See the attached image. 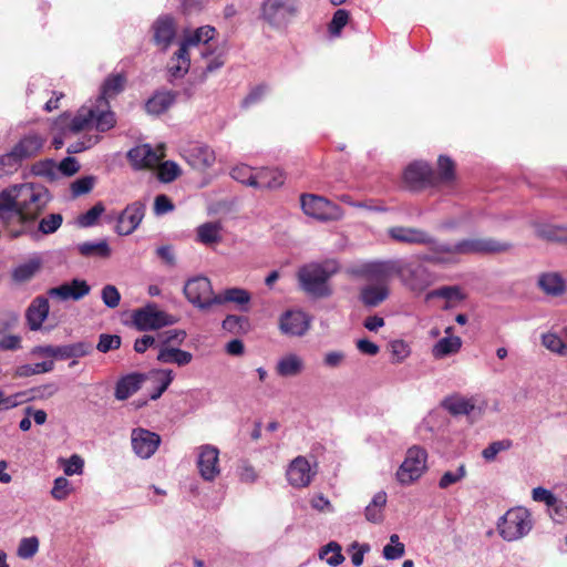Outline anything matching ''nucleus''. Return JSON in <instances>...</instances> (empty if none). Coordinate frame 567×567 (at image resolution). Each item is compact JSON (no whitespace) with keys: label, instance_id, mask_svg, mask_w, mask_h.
<instances>
[{"label":"nucleus","instance_id":"f257e3e1","mask_svg":"<svg viewBox=\"0 0 567 567\" xmlns=\"http://www.w3.org/2000/svg\"><path fill=\"white\" fill-rule=\"evenodd\" d=\"M51 199L49 189L41 184H16L0 192V210L4 213L6 224L14 218L29 224L40 217Z\"/></svg>","mask_w":567,"mask_h":567},{"label":"nucleus","instance_id":"f03ea898","mask_svg":"<svg viewBox=\"0 0 567 567\" xmlns=\"http://www.w3.org/2000/svg\"><path fill=\"white\" fill-rule=\"evenodd\" d=\"M339 270L340 266L336 259L306 264L297 272L299 287L306 295L312 298H328L333 292L329 280Z\"/></svg>","mask_w":567,"mask_h":567},{"label":"nucleus","instance_id":"7ed1b4c3","mask_svg":"<svg viewBox=\"0 0 567 567\" xmlns=\"http://www.w3.org/2000/svg\"><path fill=\"white\" fill-rule=\"evenodd\" d=\"M298 0H262L260 19L274 30H285L298 17Z\"/></svg>","mask_w":567,"mask_h":567},{"label":"nucleus","instance_id":"20e7f679","mask_svg":"<svg viewBox=\"0 0 567 567\" xmlns=\"http://www.w3.org/2000/svg\"><path fill=\"white\" fill-rule=\"evenodd\" d=\"M115 114L102 110L96 103L91 106H82L66 126V132L80 133L95 127L100 132H106L114 127Z\"/></svg>","mask_w":567,"mask_h":567},{"label":"nucleus","instance_id":"39448f33","mask_svg":"<svg viewBox=\"0 0 567 567\" xmlns=\"http://www.w3.org/2000/svg\"><path fill=\"white\" fill-rule=\"evenodd\" d=\"M421 260L401 259V282L412 292L421 293L439 280V275Z\"/></svg>","mask_w":567,"mask_h":567},{"label":"nucleus","instance_id":"423d86ee","mask_svg":"<svg viewBox=\"0 0 567 567\" xmlns=\"http://www.w3.org/2000/svg\"><path fill=\"white\" fill-rule=\"evenodd\" d=\"M533 528L532 515L525 507L508 509L497 522L499 536L506 542L525 537Z\"/></svg>","mask_w":567,"mask_h":567},{"label":"nucleus","instance_id":"0eeeda50","mask_svg":"<svg viewBox=\"0 0 567 567\" xmlns=\"http://www.w3.org/2000/svg\"><path fill=\"white\" fill-rule=\"evenodd\" d=\"M401 259H389L362 264L353 270L355 276L362 277L373 285L389 286L393 277L400 278Z\"/></svg>","mask_w":567,"mask_h":567},{"label":"nucleus","instance_id":"6e6552de","mask_svg":"<svg viewBox=\"0 0 567 567\" xmlns=\"http://www.w3.org/2000/svg\"><path fill=\"white\" fill-rule=\"evenodd\" d=\"M427 453L425 449L413 445L408 449L403 463L396 471V480L402 485L417 481L426 470Z\"/></svg>","mask_w":567,"mask_h":567},{"label":"nucleus","instance_id":"1a4fd4ad","mask_svg":"<svg viewBox=\"0 0 567 567\" xmlns=\"http://www.w3.org/2000/svg\"><path fill=\"white\" fill-rule=\"evenodd\" d=\"M300 205L307 216L320 221L339 220L343 217L341 207L322 196L303 194Z\"/></svg>","mask_w":567,"mask_h":567},{"label":"nucleus","instance_id":"9d476101","mask_svg":"<svg viewBox=\"0 0 567 567\" xmlns=\"http://www.w3.org/2000/svg\"><path fill=\"white\" fill-rule=\"evenodd\" d=\"M132 319L140 331L157 330L176 322L174 316L159 310L155 303H148L143 308L134 310Z\"/></svg>","mask_w":567,"mask_h":567},{"label":"nucleus","instance_id":"9b49d317","mask_svg":"<svg viewBox=\"0 0 567 567\" xmlns=\"http://www.w3.org/2000/svg\"><path fill=\"white\" fill-rule=\"evenodd\" d=\"M184 295L188 302L200 310H208L215 302L216 295L213 291L210 280L205 276H196L188 279L184 285Z\"/></svg>","mask_w":567,"mask_h":567},{"label":"nucleus","instance_id":"f8f14e48","mask_svg":"<svg viewBox=\"0 0 567 567\" xmlns=\"http://www.w3.org/2000/svg\"><path fill=\"white\" fill-rule=\"evenodd\" d=\"M511 248L508 243L493 238H464L456 241L457 256L503 252Z\"/></svg>","mask_w":567,"mask_h":567},{"label":"nucleus","instance_id":"ddd939ff","mask_svg":"<svg viewBox=\"0 0 567 567\" xmlns=\"http://www.w3.org/2000/svg\"><path fill=\"white\" fill-rule=\"evenodd\" d=\"M424 246L429 247L430 252L421 256L423 261L434 265H453L458 262L456 243L440 241L430 234V243H425Z\"/></svg>","mask_w":567,"mask_h":567},{"label":"nucleus","instance_id":"4468645a","mask_svg":"<svg viewBox=\"0 0 567 567\" xmlns=\"http://www.w3.org/2000/svg\"><path fill=\"white\" fill-rule=\"evenodd\" d=\"M131 444L136 456L147 460L157 451L161 444V436L150 430L136 427L132 430Z\"/></svg>","mask_w":567,"mask_h":567},{"label":"nucleus","instance_id":"2eb2a0df","mask_svg":"<svg viewBox=\"0 0 567 567\" xmlns=\"http://www.w3.org/2000/svg\"><path fill=\"white\" fill-rule=\"evenodd\" d=\"M146 206L136 200L128 204L117 217L115 230L120 236H127L134 233L145 216Z\"/></svg>","mask_w":567,"mask_h":567},{"label":"nucleus","instance_id":"dca6fc26","mask_svg":"<svg viewBox=\"0 0 567 567\" xmlns=\"http://www.w3.org/2000/svg\"><path fill=\"white\" fill-rule=\"evenodd\" d=\"M311 318L302 310H287L279 318L282 334L301 337L310 329Z\"/></svg>","mask_w":567,"mask_h":567},{"label":"nucleus","instance_id":"f3484780","mask_svg":"<svg viewBox=\"0 0 567 567\" xmlns=\"http://www.w3.org/2000/svg\"><path fill=\"white\" fill-rule=\"evenodd\" d=\"M405 185L412 190L422 189L429 185H435V177L431 166L424 162L410 164L403 174Z\"/></svg>","mask_w":567,"mask_h":567},{"label":"nucleus","instance_id":"a211bd4d","mask_svg":"<svg viewBox=\"0 0 567 567\" xmlns=\"http://www.w3.org/2000/svg\"><path fill=\"white\" fill-rule=\"evenodd\" d=\"M218 462L219 450L216 446L205 444L198 449L197 466L203 480L212 482L219 475Z\"/></svg>","mask_w":567,"mask_h":567},{"label":"nucleus","instance_id":"6ab92c4d","mask_svg":"<svg viewBox=\"0 0 567 567\" xmlns=\"http://www.w3.org/2000/svg\"><path fill=\"white\" fill-rule=\"evenodd\" d=\"M182 155L193 168L199 171L210 167L216 159L215 152L209 146L197 142L184 147Z\"/></svg>","mask_w":567,"mask_h":567},{"label":"nucleus","instance_id":"aec40b11","mask_svg":"<svg viewBox=\"0 0 567 567\" xmlns=\"http://www.w3.org/2000/svg\"><path fill=\"white\" fill-rule=\"evenodd\" d=\"M45 142L47 138L44 135L35 131H31L24 134L12 147V150L23 163L24 161L38 156L43 150Z\"/></svg>","mask_w":567,"mask_h":567},{"label":"nucleus","instance_id":"412c9836","mask_svg":"<svg viewBox=\"0 0 567 567\" xmlns=\"http://www.w3.org/2000/svg\"><path fill=\"white\" fill-rule=\"evenodd\" d=\"M315 475L316 471H312L310 463L303 456L292 460L287 470V480L293 487H307Z\"/></svg>","mask_w":567,"mask_h":567},{"label":"nucleus","instance_id":"4be33fe9","mask_svg":"<svg viewBox=\"0 0 567 567\" xmlns=\"http://www.w3.org/2000/svg\"><path fill=\"white\" fill-rule=\"evenodd\" d=\"M216 29L214 27H199L189 35L185 37L179 47H185V50L188 51L192 47L203 44L204 48L200 50V55L206 59L213 54L210 41L214 39Z\"/></svg>","mask_w":567,"mask_h":567},{"label":"nucleus","instance_id":"5701e85b","mask_svg":"<svg viewBox=\"0 0 567 567\" xmlns=\"http://www.w3.org/2000/svg\"><path fill=\"white\" fill-rule=\"evenodd\" d=\"M127 158L135 169H144L157 166L161 155L150 144H142L131 148Z\"/></svg>","mask_w":567,"mask_h":567},{"label":"nucleus","instance_id":"b1692460","mask_svg":"<svg viewBox=\"0 0 567 567\" xmlns=\"http://www.w3.org/2000/svg\"><path fill=\"white\" fill-rule=\"evenodd\" d=\"M154 42L166 50L176 35L174 18L168 14L159 16L152 25Z\"/></svg>","mask_w":567,"mask_h":567},{"label":"nucleus","instance_id":"393cba45","mask_svg":"<svg viewBox=\"0 0 567 567\" xmlns=\"http://www.w3.org/2000/svg\"><path fill=\"white\" fill-rule=\"evenodd\" d=\"M91 287L85 280L73 279L71 282L62 284L58 287L48 290L51 298H59L61 300H80L90 293Z\"/></svg>","mask_w":567,"mask_h":567},{"label":"nucleus","instance_id":"a878e982","mask_svg":"<svg viewBox=\"0 0 567 567\" xmlns=\"http://www.w3.org/2000/svg\"><path fill=\"white\" fill-rule=\"evenodd\" d=\"M389 237L401 244L408 245H424L430 243V233L422 228L394 226L388 230Z\"/></svg>","mask_w":567,"mask_h":567},{"label":"nucleus","instance_id":"bb28decb","mask_svg":"<svg viewBox=\"0 0 567 567\" xmlns=\"http://www.w3.org/2000/svg\"><path fill=\"white\" fill-rule=\"evenodd\" d=\"M49 301L43 296L35 297L25 311V320L31 331L41 329L43 322L49 316Z\"/></svg>","mask_w":567,"mask_h":567},{"label":"nucleus","instance_id":"cd10ccee","mask_svg":"<svg viewBox=\"0 0 567 567\" xmlns=\"http://www.w3.org/2000/svg\"><path fill=\"white\" fill-rule=\"evenodd\" d=\"M126 78L123 74H112L107 76L102 85L101 94L96 99L95 103L105 110L106 112H112L110 110L109 100L120 94L125 86Z\"/></svg>","mask_w":567,"mask_h":567},{"label":"nucleus","instance_id":"c85d7f7f","mask_svg":"<svg viewBox=\"0 0 567 567\" xmlns=\"http://www.w3.org/2000/svg\"><path fill=\"white\" fill-rule=\"evenodd\" d=\"M284 182V174L278 168H261L255 172V179L251 181V187L257 189H274L280 187Z\"/></svg>","mask_w":567,"mask_h":567},{"label":"nucleus","instance_id":"c756f323","mask_svg":"<svg viewBox=\"0 0 567 567\" xmlns=\"http://www.w3.org/2000/svg\"><path fill=\"white\" fill-rule=\"evenodd\" d=\"M389 296V286L369 284L360 289L359 299L365 307L374 308L385 301Z\"/></svg>","mask_w":567,"mask_h":567},{"label":"nucleus","instance_id":"7c9ffc66","mask_svg":"<svg viewBox=\"0 0 567 567\" xmlns=\"http://www.w3.org/2000/svg\"><path fill=\"white\" fill-rule=\"evenodd\" d=\"M442 406L453 416H470L476 410L475 400L473 398H465L458 394L445 398L442 402Z\"/></svg>","mask_w":567,"mask_h":567},{"label":"nucleus","instance_id":"2f4dec72","mask_svg":"<svg viewBox=\"0 0 567 567\" xmlns=\"http://www.w3.org/2000/svg\"><path fill=\"white\" fill-rule=\"evenodd\" d=\"M93 352V344L90 341H78L69 344L56 346L55 359L69 360L90 355Z\"/></svg>","mask_w":567,"mask_h":567},{"label":"nucleus","instance_id":"473e14b6","mask_svg":"<svg viewBox=\"0 0 567 567\" xmlns=\"http://www.w3.org/2000/svg\"><path fill=\"white\" fill-rule=\"evenodd\" d=\"M145 375L141 373H131L121 378L115 386V398L124 401L137 392L144 381Z\"/></svg>","mask_w":567,"mask_h":567},{"label":"nucleus","instance_id":"72a5a7b5","mask_svg":"<svg viewBox=\"0 0 567 567\" xmlns=\"http://www.w3.org/2000/svg\"><path fill=\"white\" fill-rule=\"evenodd\" d=\"M305 370V362L296 353H288L281 357L276 364V373L282 378L299 375Z\"/></svg>","mask_w":567,"mask_h":567},{"label":"nucleus","instance_id":"f704fd0d","mask_svg":"<svg viewBox=\"0 0 567 567\" xmlns=\"http://www.w3.org/2000/svg\"><path fill=\"white\" fill-rule=\"evenodd\" d=\"M63 216L51 213L39 220L38 227L28 231L33 240H40L43 236L54 234L62 225Z\"/></svg>","mask_w":567,"mask_h":567},{"label":"nucleus","instance_id":"c9c22d12","mask_svg":"<svg viewBox=\"0 0 567 567\" xmlns=\"http://www.w3.org/2000/svg\"><path fill=\"white\" fill-rule=\"evenodd\" d=\"M176 95L171 91L156 92L145 103L148 114L159 115L166 112L175 102Z\"/></svg>","mask_w":567,"mask_h":567},{"label":"nucleus","instance_id":"e433bc0d","mask_svg":"<svg viewBox=\"0 0 567 567\" xmlns=\"http://www.w3.org/2000/svg\"><path fill=\"white\" fill-rule=\"evenodd\" d=\"M148 379L154 383L150 399L155 401L161 398L174 380V372L168 369L152 370L148 373Z\"/></svg>","mask_w":567,"mask_h":567},{"label":"nucleus","instance_id":"4c0bfd02","mask_svg":"<svg viewBox=\"0 0 567 567\" xmlns=\"http://www.w3.org/2000/svg\"><path fill=\"white\" fill-rule=\"evenodd\" d=\"M157 360L163 363H175L178 367H184L190 363L193 354L176 347H161Z\"/></svg>","mask_w":567,"mask_h":567},{"label":"nucleus","instance_id":"58836bf2","mask_svg":"<svg viewBox=\"0 0 567 567\" xmlns=\"http://www.w3.org/2000/svg\"><path fill=\"white\" fill-rule=\"evenodd\" d=\"M538 285L542 290L550 296H561L566 291V282L557 272L543 274L538 278Z\"/></svg>","mask_w":567,"mask_h":567},{"label":"nucleus","instance_id":"ea45409f","mask_svg":"<svg viewBox=\"0 0 567 567\" xmlns=\"http://www.w3.org/2000/svg\"><path fill=\"white\" fill-rule=\"evenodd\" d=\"M190 58L185 47H179L168 62V71L174 78H183L189 70Z\"/></svg>","mask_w":567,"mask_h":567},{"label":"nucleus","instance_id":"a19ab883","mask_svg":"<svg viewBox=\"0 0 567 567\" xmlns=\"http://www.w3.org/2000/svg\"><path fill=\"white\" fill-rule=\"evenodd\" d=\"M386 504V493L378 492L364 509L365 519L373 524L383 522V508Z\"/></svg>","mask_w":567,"mask_h":567},{"label":"nucleus","instance_id":"79ce46f5","mask_svg":"<svg viewBox=\"0 0 567 567\" xmlns=\"http://www.w3.org/2000/svg\"><path fill=\"white\" fill-rule=\"evenodd\" d=\"M221 226L219 223L207 221L196 229L197 241L204 245H213L221 241Z\"/></svg>","mask_w":567,"mask_h":567},{"label":"nucleus","instance_id":"37998d69","mask_svg":"<svg viewBox=\"0 0 567 567\" xmlns=\"http://www.w3.org/2000/svg\"><path fill=\"white\" fill-rule=\"evenodd\" d=\"M251 299V296L249 291L243 288H228L224 290L223 293L216 295V297L213 299V302H215V306L223 305L226 302H233L239 306H244L249 303Z\"/></svg>","mask_w":567,"mask_h":567},{"label":"nucleus","instance_id":"c03bdc74","mask_svg":"<svg viewBox=\"0 0 567 567\" xmlns=\"http://www.w3.org/2000/svg\"><path fill=\"white\" fill-rule=\"evenodd\" d=\"M461 347L462 340L460 337H445L434 344L432 354L436 359H442L450 354L456 353Z\"/></svg>","mask_w":567,"mask_h":567},{"label":"nucleus","instance_id":"a18cd8bd","mask_svg":"<svg viewBox=\"0 0 567 567\" xmlns=\"http://www.w3.org/2000/svg\"><path fill=\"white\" fill-rule=\"evenodd\" d=\"M54 370V361L48 360L38 362L34 364H21L16 367L13 377L16 378H29L40 373H48Z\"/></svg>","mask_w":567,"mask_h":567},{"label":"nucleus","instance_id":"49530a36","mask_svg":"<svg viewBox=\"0 0 567 567\" xmlns=\"http://www.w3.org/2000/svg\"><path fill=\"white\" fill-rule=\"evenodd\" d=\"M76 248L84 257L97 256L107 258L111 255V249L106 240L81 243Z\"/></svg>","mask_w":567,"mask_h":567},{"label":"nucleus","instance_id":"de8ad7c7","mask_svg":"<svg viewBox=\"0 0 567 567\" xmlns=\"http://www.w3.org/2000/svg\"><path fill=\"white\" fill-rule=\"evenodd\" d=\"M319 557L332 567L341 565L344 560V556L341 553V546L337 542H330L323 546L319 551Z\"/></svg>","mask_w":567,"mask_h":567},{"label":"nucleus","instance_id":"09e8293b","mask_svg":"<svg viewBox=\"0 0 567 567\" xmlns=\"http://www.w3.org/2000/svg\"><path fill=\"white\" fill-rule=\"evenodd\" d=\"M41 261L38 258L30 259L29 261L19 265L14 268L12 277L16 281L24 282L30 280L40 269Z\"/></svg>","mask_w":567,"mask_h":567},{"label":"nucleus","instance_id":"8fccbe9b","mask_svg":"<svg viewBox=\"0 0 567 567\" xmlns=\"http://www.w3.org/2000/svg\"><path fill=\"white\" fill-rule=\"evenodd\" d=\"M21 159L11 148L10 152L0 155V177L16 173L22 166Z\"/></svg>","mask_w":567,"mask_h":567},{"label":"nucleus","instance_id":"3c124183","mask_svg":"<svg viewBox=\"0 0 567 567\" xmlns=\"http://www.w3.org/2000/svg\"><path fill=\"white\" fill-rule=\"evenodd\" d=\"M434 298H442L446 300H463L464 295L458 286H443L430 291L426 295V300Z\"/></svg>","mask_w":567,"mask_h":567},{"label":"nucleus","instance_id":"603ef678","mask_svg":"<svg viewBox=\"0 0 567 567\" xmlns=\"http://www.w3.org/2000/svg\"><path fill=\"white\" fill-rule=\"evenodd\" d=\"M543 346L561 357H567V343H565L556 333H544L542 336Z\"/></svg>","mask_w":567,"mask_h":567},{"label":"nucleus","instance_id":"864d4df0","mask_svg":"<svg viewBox=\"0 0 567 567\" xmlns=\"http://www.w3.org/2000/svg\"><path fill=\"white\" fill-rule=\"evenodd\" d=\"M437 178L441 183L449 184L455 177V166L453 161L444 155H441L437 159Z\"/></svg>","mask_w":567,"mask_h":567},{"label":"nucleus","instance_id":"5fc2aeb1","mask_svg":"<svg viewBox=\"0 0 567 567\" xmlns=\"http://www.w3.org/2000/svg\"><path fill=\"white\" fill-rule=\"evenodd\" d=\"M513 442L509 439L492 442L487 447L482 451V456L485 461L492 462L496 458L497 454L509 450Z\"/></svg>","mask_w":567,"mask_h":567},{"label":"nucleus","instance_id":"6e6d98bb","mask_svg":"<svg viewBox=\"0 0 567 567\" xmlns=\"http://www.w3.org/2000/svg\"><path fill=\"white\" fill-rule=\"evenodd\" d=\"M39 549V539L35 536L22 538L17 555L22 559L32 558Z\"/></svg>","mask_w":567,"mask_h":567},{"label":"nucleus","instance_id":"4d7b16f0","mask_svg":"<svg viewBox=\"0 0 567 567\" xmlns=\"http://www.w3.org/2000/svg\"><path fill=\"white\" fill-rule=\"evenodd\" d=\"M72 493L70 481L64 476H59L53 482L51 495L56 501H64Z\"/></svg>","mask_w":567,"mask_h":567},{"label":"nucleus","instance_id":"13d9d810","mask_svg":"<svg viewBox=\"0 0 567 567\" xmlns=\"http://www.w3.org/2000/svg\"><path fill=\"white\" fill-rule=\"evenodd\" d=\"M349 12L344 9H338L329 23V32L332 37H339L341 30L347 25L349 21Z\"/></svg>","mask_w":567,"mask_h":567},{"label":"nucleus","instance_id":"bf43d9fd","mask_svg":"<svg viewBox=\"0 0 567 567\" xmlns=\"http://www.w3.org/2000/svg\"><path fill=\"white\" fill-rule=\"evenodd\" d=\"M466 476L465 465H460L455 471L445 472L439 481V487L442 489L458 483Z\"/></svg>","mask_w":567,"mask_h":567},{"label":"nucleus","instance_id":"052dcab7","mask_svg":"<svg viewBox=\"0 0 567 567\" xmlns=\"http://www.w3.org/2000/svg\"><path fill=\"white\" fill-rule=\"evenodd\" d=\"M230 176L235 181L251 187V181L255 179L252 168L246 164L236 165L230 171Z\"/></svg>","mask_w":567,"mask_h":567},{"label":"nucleus","instance_id":"680f3d73","mask_svg":"<svg viewBox=\"0 0 567 567\" xmlns=\"http://www.w3.org/2000/svg\"><path fill=\"white\" fill-rule=\"evenodd\" d=\"M181 174L179 166L172 161H166L158 168V177L164 183H171Z\"/></svg>","mask_w":567,"mask_h":567},{"label":"nucleus","instance_id":"e2e57ef3","mask_svg":"<svg viewBox=\"0 0 567 567\" xmlns=\"http://www.w3.org/2000/svg\"><path fill=\"white\" fill-rule=\"evenodd\" d=\"M104 212V206L102 203L95 204L93 207H91L86 213L82 214L78 218V223L81 227H91L93 226L99 217Z\"/></svg>","mask_w":567,"mask_h":567},{"label":"nucleus","instance_id":"0e129e2a","mask_svg":"<svg viewBox=\"0 0 567 567\" xmlns=\"http://www.w3.org/2000/svg\"><path fill=\"white\" fill-rule=\"evenodd\" d=\"M186 338L184 330L172 329L157 334L161 347H169L171 343L179 344Z\"/></svg>","mask_w":567,"mask_h":567},{"label":"nucleus","instance_id":"69168bd1","mask_svg":"<svg viewBox=\"0 0 567 567\" xmlns=\"http://www.w3.org/2000/svg\"><path fill=\"white\" fill-rule=\"evenodd\" d=\"M95 178L93 176H83L75 179L71 184V192L74 197L90 193L94 186Z\"/></svg>","mask_w":567,"mask_h":567},{"label":"nucleus","instance_id":"338daca9","mask_svg":"<svg viewBox=\"0 0 567 567\" xmlns=\"http://www.w3.org/2000/svg\"><path fill=\"white\" fill-rule=\"evenodd\" d=\"M120 347H121V337L120 336L103 333L99 338L96 349L102 353H106L111 350L118 349Z\"/></svg>","mask_w":567,"mask_h":567},{"label":"nucleus","instance_id":"774afa93","mask_svg":"<svg viewBox=\"0 0 567 567\" xmlns=\"http://www.w3.org/2000/svg\"><path fill=\"white\" fill-rule=\"evenodd\" d=\"M392 361L400 363L410 355V348L403 340H394L390 343Z\"/></svg>","mask_w":567,"mask_h":567}]
</instances>
